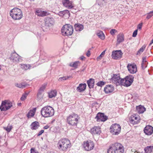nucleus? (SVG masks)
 <instances>
[{
  "mask_svg": "<svg viewBox=\"0 0 153 153\" xmlns=\"http://www.w3.org/2000/svg\"><path fill=\"white\" fill-rule=\"evenodd\" d=\"M124 147L121 144L115 143L111 145L107 151L108 153H123Z\"/></svg>",
  "mask_w": 153,
  "mask_h": 153,
  "instance_id": "1",
  "label": "nucleus"
},
{
  "mask_svg": "<svg viewBox=\"0 0 153 153\" xmlns=\"http://www.w3.org/2000/svg\"><path fill=\"white\" fill-rule=\"evenodd\" d=\"M58 146L59 149L63 151H66L68 148L71 146L70 140L67 138L62 139L59 140L58 144Z\"/></svg>",
  "mask_w": 153,
  "mask_h": 153,
  "instance_id": "2",
  "label": "nucleus"
},
{
  "mask_svg": "<svg viewBox=\"0 0 153 153\" xmlns=\"http://www.w3.org/2000/svg\"><path fill=\"white\" fill-rule=\"evenodd\" d=\"M41 113L42 116L45 117H52L54 114V110L50 106H45L42 108Z\"/></svg>",
  "mask_w": 153,
  "mask_h": 153,
  "instance_id": "3",
  "label": "nucleus"
},
{
  "mask_svg": "<svg viewBox=\"0 0 153 153\" xmlns=\"http://www.w3.org/2000/svg\"><path fill=\"white\" fill-rule=\"evenodd\" d=\"M79 119V117L77 114L72 113L67 117V123L69 126H76Z\"/></svg>",
  "mask_w": 153,
  "mask_h": 153,
  "instance_id": "4",
  "label": "nucleus"
},
{
  "mask_svg": "<svg viewBox=\"0 0 153 153\" xmlns=\"http://www.w3.org/2000/svg\"><path fill=\"white\" fill-rule=\"evenodd\" d=\"M10 15L14 20H19L22 17L21 10L17 8H14L10 11Z\"/></svg>",
  "mask_w": 153,
  "mask_h": 153,
  "instance_id": "5",
  "label": "nucleus"
},
{
  "mask_svg": "<svg viewBox=\"0 0 153 153\" xmlns=\"http://www.w3.org/2000/svg\"><path fill=\"white\" fill-rule=\"evenodd\" d=\"M73 26L69 24L64 25L61 29L62 34L65 36H71L73 34Z\"/></svg>",
  "mask_w": 153,
  "mask_h": 153,
  "instance_id": "6",
  "label": "nucleus"
},
{
  "mask_svg": "<svg viewBox=\"0 0 153 153\" xmlns=\"http://www.w3.org/2000/svg\"><path fill=\"white\" fill-rule=\"evenodd\" d=\"M121 129L120 126L116 123L112 125L110 128V132L114 135H118L120 132Z\"/></svg>",
  "mask_w": 153,
  "mask_h": 153,
  "instance_id": "7",
  "label": "nucleus"
},
{
  "mask_svg": "<svg viewBox=\"0 0 153 153\" xmlns=\"http://www.w3.org/2000/svg\"><path fill=\"white\" fill-rule=\"evenodd\" d=\"M12 106V103L10 101L5 100L2 101L0 106V109L1 111H6L10 108Z\"/></svg>",
  "mask_w": 153,
  "mask_h": 153,
  "instance_id": "8",
  "label": "nucleus"
},
{
  "mask_svg": "<svg viewBox=\"0 0 153 153\" xmlns=\"http://www.w3.org/2000/svg\"><path fill=\"white\" fill-rule=\"evenodd\" d=\"M134 77L132 75H129L123 79L122 85L128 87L131 85L133 81Z\"/></svg>",
  "mask_w": 153,
  "mask_h": 153,
  "instance_id": "9",
  "label": "nucleus"
},
{
  "mask_svg": "<svg viewBox=\"0 0 153 153\" xmlns=\"http://www.w3.org/2000/svg\"><path fill=\"white\" fill-rule=\"evenodd\" d=\"M123 54L121 50L115 51L112 52L111 56L114 59H119L122 57Z\"/></svg>",
  "mask_w": 153,
  "mask_h": 153,
  "instance_id": "10",
  "label": "nucleus"
},
{
  "mask_svg": "<svg viewBox=\"0 0 153 153\" xmlns=\"http://www.w3.org/2000/svg\"><path fill=\"white\" fill-rule=\"evenodd\" d=\"M10 59L12 61L15 63L20 62L22 60V57L16 52L13 53L11 54Z\"/></svg>",
  "mask_w": 153,
  "mask_h": 153,
  "instance_id": "11",
  "label": "nucleus"
},
{
  "mask_svg": "<svg viewBox=\"0 0 153 153\" xmlns=\"http://www.w3.org/2000/svg\"><path fill=\"white\" fill-rule=\"evenodd\" d=\"M83 146L86 150L89 151L93 149L94 147V144L93 141L91 140L88 141L84 143Z\"/></svg>",
  "mask_w": 153,
  "mask_h": 153,
  "instance_id": "12",
  "label": "nucleus"
},
{
  "mask_svg": "<svg viewBox=\"0 0 153 153\" xmlns=\"http://www.w3.org/2000/svg\"><path fill=\"white\" fill-rule=\"evenodd\" d=\"M95 118L98 122H104L107 119V117L103 113H98L97 115Z\"/></svg>",
  "mask_w": 153,
  "mask_h": 153,
  "instance_id": "13",
  "label": "nucleus"
},
{
  "mask_svg": "<svg viewBox=\"0 0 153 153\" xmlns=\"http://www.w3.org/2000/svg\"><path fill=\"white\" fill-rule=\"evenodd\" d=\"M140 117H137L135 115H133L131 116L129 118V120L130 123L133 125L137 124L139 122Z\"/></svg>",
  "mask_w": 153,
  "mask_h": 153,
  "instance_id": "14",
  "label": "nucleus"
},
{
  "mask_svg": "<svg viewBox=\"0 0 153 153\" xmlns=\"http://www.w3.org/2000/svg\"><path fill=\"white\" fill-rule=\"evenodd\" d=\"M53 19L52 18L49 17L47 18L45 20V28L48 29L53 25Z\"/></svg>",
  "mask_w": 153,
  "mask_h": 153,
  "instance_id": "15",
  "label": "nucleus"
},
{
  "mask_svg": "<svg viewBox=\"0 0 153 153\" xmlns=\"http://www.w3.org/2000/svg\"><path fill=\"white\" fill-rule=\"evenodd\" d=\"M90 132L93 135H99L101 132L100 128L98 126H94L91 129Z\"/></svg>",
  "mask_w": 153,
  "mask_h": 153,
  "instance_id": "16",
  "label": "nucleus"
},
{
  "mask_svg": "<svg viewBox=\"0 0 153 153\" xmlns=\"http://www.w3.org/2000/svg\"><path fill=\"white\" fill-rule=\"evenodd\" d=\"M144 131L146 134L148 135H150L153 133V127L150 125H148L144 128Z\"/></svg>",
  "mask_w": 153,
  "mask_h": 153,
  "instance_id": "17",
  "label": "nucleus"
},
{
  "mask_svg": "<svg viewBox=\"0 0 153 153\" xmlns=\"http://www.w3.org/2000/svg\"><path fill=\"white\" fill-rule=\"evenodd\" d=\"M35 14L39 16H44L48 15L49 13L48 12L42 11L41 9H36V10Z\"/></svg>",
  "mask_w": 153,
  "mask_h": 153,
  "instance_id": "18",
  "label": "nucleus"
},
{
  "mask_svg": "<svg viewBox=\"0 0 153 153\" xmlns=\"http://www.w3.org/2000/svg\"><path fill=\"white\" fill-rule=\"evenodd\" d=\"M127 68L129 72L131 74H134L137 71V68L136 65L128 64L127 65Z\"/></svg>",
  "mask_w": 153,
  "mask_h": 153,
  "instance_id": "19",
  "label": "nucleus"
},
{
  "mask_svg": "<svg viewBox=\"0 0 153 153\" xmlns=\"http://www.w3.org/2000/svg\"><path fill=\"white\" fill-rule=\"evenodd\" d=\"M62 3L63 6L68 9H71L74 7L72 2L69 0H63Z\"/></svg>",
  "mask_w": 153,
  "mask_h": 153,
  "instance_id": "20",
  "label": "nucleus"
},
{
  "mask_svg": "<svg viewBox=\"0 0 153 153\" xmlns=\"http://www.w3.org/2000/svg\"><path fill=\"white\" fill-rule=\"evenodd\" d=\"M114 87L111 85H106L104 88V91L106 94L112 93L114 91Z\"/></svg>",
  "mask_w": 153,
  "mask_h": 153,
  "instance_id": "21",
  "label": "nucleus"
},
{
  "mask_svg": "<svg viewBox=\"0 0 153 153\" xmlns=\"http://www.w3.org/2000/svg\"><path fill=\"white\" fill-rule=\"evenodd\" d=\"M86 85L85 83H81L76 88L77 91L79 92H81L84 91L86 89Z\"/></svg>",
  "mask_w": 153,
  "mask_h": 153,
  "instance_id": "22",
  "label": "nucleus"
},
{
  "mask_svg": "<svg viewBox=\"0 0 153 153\" xmlns=\"http://www.w3.org/2000/svg\"><path fill=\"white\" fill-rule=\"evenodd\" d=\"M36 108H34L29 111L27 114V117L28 118H31L34 116L36 112Z\"/></svg>",
  "mask_w": 153,
  "mask_h": 153,
  "instance_id": "23",
  "label": "nucleus"
},
{
  "mask_svg": "<svg viewBox=\"0 0 153 153\" xmlns=\"http://www.w3.org/2000/svg\"><path fill=\"white\" fill-rule=\"evenodd\" d=\"M39 126V123L37 121H35L32 123L30 125V127L32 130H36Z\"/></svg>",
  "mask_w": 153,
  "mask_h": 153,
  "instance_id": "24",
  "label": "nucleus"
},
{
  "mask_svg": "<svg viewBox=\"0 0 153 153\" xmlns=\"http://www.w3.org/2000/svg\"><path fill=\"white\" fill-rule=\"evenodd\" d=\"M124 39V35L122 33L118 34L117 36V42L119 44L123 42Z\"/></svg>",
  "mask_w": 153,
  "mask_h": 153,
  "instance_id": "25",
  "label": "nucleus"
},
{
  "mask_svg": "<svg viewBox=\"0 0 153 153\" xmlns=\"http://www.w3.org/2000/svg\"><path fill=\"white\" fill-rule=\"evenodd\" d=\"M94 79L91 78L87 81L88 85L90 88H93L94 85Z\"/></svg>",
  "mask_w": 153,
  "mask_h": 153,
  "instance_id": "26",
  "label": "nucleus"
},
{
  "mask_svg": "<svg viewBox=\"0 0 153 153\" xmlns=\"http://www.w3.org/2000/svg\"><path fill=\"white\" fill-rule=\"evenodd\" d=\"M74 27L76 31H80L83 30L84 26L81 24L77 23L74 25Z\"/></svg>",
  "mask_w": 153,
  "mask_h": 153,
  "instance_id": "27",
  "label": "nucleus"
},
{
  "mask_svg": "<svg viewBox=\"0 0 153 153\" xmlns=\"http://www.w3.org/2000/svg\"><path fill=\"white\" fill-rule=\"evenodd\" d=\"M28 84L25 82H22L20 83H16L15 84V86L19 88H23L28 86Z\"/></svg>",
  "mask_w": 153,
  "mask_h": 153,
  "instance_id": "28",
  "label": "nucleus"
},
{
  "mask_svg": "<svg viewBox=\"0 0 153 153\" xmlns=\"http://www.w3.org/2000/svg\"><path fill=\"white\" fill-rule=\"evenodd\" d=\"M136 109L138 113L141 114L143 113L146 111V108L145 107L141 105L137 106Z\"/></svg>",
  "mask_w": 153,
  "mask_h": 153,
  "instance_id": "29",
  "label": "nucleus"
},
{
  "mask_svg": "<svg viewBox=\"0 0 153 153\" xmlns=\"http://www.w3.org/2000/svg\"><path fill=\"white\" fill-rule=\"evenodd\" d=\"M118 79H120L119 75V74H114L113 76L111 79L110 81H112L113 83H115Z\"/></svg>",
  "mask_w": 153,
  "mask_h": 153,
  "instance_id": "30",
  "label": "nucleus"
},
{
  "mask_svg": "<svg viewBox=\"0 0 153 153\" xmlns=\"http://www.w3.org/2000/svg\"><path fill=\"white\" fill-rule=\"evenodd\" d=\"M57 94V91L56 90L51 91L50 92L48 93V96L50 98H52L55 97Z\"/></svg>",
  "mask_w": 153,
  "mask_h": 153,
  "instance_id": "31",
  "label": "nucleus"
},
{
  "mask_svg": "<svg viewBox=\"0 0 153 153\" xmlns=\"http://www.w3.org/2000/svg\"><path fill=\"white\" fill-rule=\"evenodd\" d=\"M97 35L102 40L105 39V35L102 31H99L97 33Z\"/></svg>",
  "mask_w": 153,
  "mask_h": 153,
  "instance_id": "32",
  "label": "nucleus"
},
{
  "mask_svg": "<svg viewBox=\"0 0 153 153\" xmlns=\"http://www.w3.org/2000/svg\"><path fill=\"white\" fill-rule=\"evenodd\" d=\"M46 84H43L42 86L40 88L38 93L37 95H39L41 94L42 92L44 91L46 86Z\"/></svg>",
  "mask_w": 153,
  "mask_h": 153,
  "instance_id": "33",
  "label": "nucleus"
},
{
  "mask_svg": "<svg viewBox=\"0 0 153 153\" xmlns=\"http://www.w3.org/2000/svg\"><path fill=\"white\" fill-rule=\"evenodd\" d=\"M21 68L23 69L27 70L30 69V65L25 64H21Z\"/></svg>",
  "mask_w": 153,
  "mask_h": 153,
  "instance_id": "34",
  "label": "nucleus"
},
{
  "mask_svg": "<svg viewBox=\"0 0 153 153\" xmlns=\"http://www.w3.org/2000/svg\"><path fill=\"white\" fill-rule=\"evenodd\" d=\"M105 3V0H97V3L100 7L104 6Z\"/></svg>",
  "mask_w": 153,
  "mask_h": 153,
  "instance_id": "35",
  "label": "nucleus"
},
{
  "mask_svg": "<svg viewBox=\"0 0 153 153\" xmlns=\"http://www.w3.org/2000/svg\"><path fill=\"white\" fill-rule=\"evenodd\" d=\"M79 63V61H76L74 62H71L70 64L69 65L75 68H77L78 64Z\"/></svg>",
  "mask_w": 153,
  "mask_h": 153,
  "instance_id": "36",
  "label": "nucleus"
},
{
  "mask_svg": "<svg viewBox=\"0 0 153 153\" xmlns=\"http://www.w3.org/2000/svg\"><path fill=\"white\" fill-rule=\"evenodd\" d=\"M146 48V46L143 45L137 51V55H140L144 51Z\"/></svg>",
  "mask_w": 153,
  "mask_h": 153,
  "instance_id": "37",
  "label": "nucleus"
},
{
  "mask_svg": "<svg viewBox=\"0 0 153 153\" xmlns=\"http://www.w3.org/2000/svg\"><path fill=\"white\" fill-rule=\"evenodd\" d=\"M146 62V57H143V61L142 63L141 64V67L143 69H144L146 68V66H144V64H145V63Z\"/></svg>",
  "mask_w": 153,
  "mask_h": 153,
  "instance_id": "38",
  "label": "nucleus"
},
{
  "mask_svg": "<svg viewBox=\"0 0 153 153\" xmlns=\"http://www.w3.org/2000/svg\"><path fill=\"white\" fill-rule=\"evenodd\" d=\"M123 79H118V80L115 82V84L116 85H122V82H123Z\"/></svg>",
  "mask_w": 153,
  "mask_h": 153,
  "instance_id": "39",
  "label": "nucleus"
},
{
  "mask_svg": "<svg viewBox=\"0 0 153 153\" xmlns=\"http://www.w3.org/2000/svg\"><path fill=\"white\" fill-rule=\"evenodd\" d=\"M70 77H72V76H63L60 77L59 79V80L60 81H62L63 80H66Z\"/></svg>",
  "mask_w": 153,
  "mask_h": 153,
  "instance_id": "40",
  "label": "nucleus"
},
{
  "mask_svg": "<svg viewBox=\"0 0 153 153\" xmlns=\"http://www.w3.org/2000/svg\"><path fill=\"white\" fill-rule=\"evenodd\" d=\"M63 12H64V13H63L64 16H65L68 18L70 16V13L69 11L68 10H63Z\"/></svg>",
  "mask_w": 153,
  "mask_h": 153,
  "instance_id": "41",
  "label": "nucleus"
},
{
  "mask_svg": "<svg viewBox=\"0 0 153 153\" xmlns=\"http://www.w3.org/2000/svg\"><path fill=\"white\" fill-rule=\"evenodd\" d=\"M105 83V82L100 81L97 83L96 85L98 86L102 87L104 85Z\"/></svg>",
  "mask_w": 153,
  "mask_h": 153,
  "instance_id": "42",
  "label": "nucleus"
},
{
  "mask_svg": "<svg viewBox=\"0 0 153 153\" xmlns=\"http://www.w3.org/2000/svg\"><path fill=\"white\" fill-rule=\"evenodd\" d=\"M153 16V11H152L147 14L146 19H149Z\"/></svg>",
  "mask_w": 153,
  "mask_h": 153,
  "instance_id": "43",
  "label": "nucleus"
},
{
  "mask_svg": "<svg viewBox=\"0 0 153 153\" xmlns=\"http://www.w3.org/2000/svg\"><path fill=\"white\" fill-rule=\"evenodd\" d=\"M105 51H103L101 54L98 56L97 58V60H99L102 57V56L105 55Z\"/></svg>",
  "mask_w": 153,
  "mask_h": 153,
  "instance_id": "44",
  "label": "nucleus"
},
{
  "mask_svg": "<svg viewBox=\"0 0 153 153\" xmlns=\"http://www.w3.org/2000/svg\"><path fill=\"white\" fill-rule=\"evenodd\" d=\"M4 129L7 132H9L12 129V126H8L7 127H4Z\"/></svg>",
  "mask_w": 153,
  "mask_h": 153,
  "instance_id": "45",
  "label": "nucleus"
},
{
  "mask_svg": "<svg viewBox=\"0 0 153 153\" xmlns=\"http://www.w3.org/2000/svg\"><path fill=\"white\" fill-rule=\"evenodd\" d=\"M28 95V94L25 93L23 94L21 98V100L22 101L24 100L26 98L27 96Z\"/></svg>",
  "mask_w": 153,
  "mask_h": 153,
  "instance_id": "46",
  "label": "nucleus"
},
{
  "mask_svg": "<svg viewBox=\"0 0 153 153\" xmlns=\"http://www.w3.org/2000/svg\"><path fill=\"white\" fill-rule=\"evenodd\" d=\"M117 32V30L115 29H112L110 31V34L113 36L115 34V33Z\"/></svg>",
  "mask_w": 153,
  "mask_h": 153,
  "instance_id": "47",
  "label": "nucleus"
},
{
  "mask_svg": "<svg viewBox=\"0 0 153 153\" xmlns=\"http://www.w3.org/2000/svg\"><path fill=\"white\" fill-rule=\"evenodd\" d=\"M137 33V30H135L133 33L132 36L133 37H135L136 36Z\"/></svg>",
  "mask_w": 153,
  "mask_h": 153,
  "instance_id": "48",
  "label": "nucleus"
},
{
  "mask_svg": "<svg viewBox=\"0 0 153 153\" xmlns=\"http://www.w3.org/2000/svg\"><path fill=\"white\" fill-rule=\"evenodd\" d=\"M30 153H38L34 148H31L30 150Z\"/></svg>",
  "mask_w": 153,
  "mask_h": 153,
  "instance_id": "49",
  "label": "nucleus"
},
{
  "mask_svg": "<svg viewBox=\"0 0 153 153\" xmlns=\"http://www.w3.org/2000/svg\"><path fill=\"white\" fill-rule=\"evenodd\" d=\"M143 23H142L139 24L137 26V28L139 29H141Z\"/></svg>",
  "mask_w": 153,
  "mask_h": 153,
  "instance_id": "50",
  "label": "nucleus"
},
{
  "mask_svg": "<svg viewBox=\"0 0 153 153\" xmlns=\"http://www.w3.org/2000/svg\"><path fill=\"white\" fill-rule=\"evenodd\" d=\"M63 13H64V12H63V11H60L58 13V15L61 16H64Z\"/></svg>",
  "mask_w": 153,
  "mask_h": 153,
  "instance_id": "51",
  "label": "nucleus"
},
{
  "mask_svg": "<svg viewBox=\"0 0 153 153\" xmlns=\"http://www.w3.org/2000/svg\"><path fill=\"white\" fill-rule=\"evenodd\" d=\"M44 132V130H41L38 133V134H37L38 136H39L40 135H41Z\"/></svg>",
  "mask_w": 153,
  "mask_h": 153,
  "instance_id": "52",
  "label": "nucleus"
},
{
  "mask_svg": "<svg viewBox=\"0 0 153 153\" xmlns=\"http://www.w3.org/2000/svg\"><path fill=\"white\" fill-rule=\"evenodd\" d=\"M91 55V53L90 51L89 50H88L87 52V53H86V55L88 57H89Z\"/></svg>",
  "mask_w": 153,
  "mask_h": 153,
  "instance_id": "53",
  "label": "nucleus"
},
{
  "mask_svg": "<svg viewBox=\"0 0 153 153\" xmlns=\"http://www.w3.org/2000/svg\"><path fill=\"white\" fill-rule=\"evenodd\" d=\"M49 127V126L48 125H46L43 127V129H48Z\"/></svg>",
  "mask_w": 153,
  "mask_h": 153,
  "instance_id": "54",
  "label": "nucleus"
},
{
  "mask_svg": "<svg viewBox=\"0 0 153 153\" xmlns=\"http://www.w3.org/2000/svg\"><path fill=\"white\" fill-rule=\"evenodd\" d=\"M153 43V39H152V40L151 41V42L149 44V45L150 46Z\"/></svg>",
  "mask_w": 153,
  "mask_h": 153,
  "instance_id": "55",
  "label": "nucleus"
},
{
  "mask_svg": "<svg viewBox=\"0 0 153 153\" xmlns=\"http://www.w3.org/2000/svg\"><path fill=\"white\" fill-rule=\"evenodd\" d=\"M81 59L82 60L84 59L85 58V57L83 56H82L80 57Z\"/></svg>",
  "mask_w": 153,
  "mask_h": 153,
  "instance_id": "56",
  "label": "nucleus"
},
{
  "mask_svg": "<svg viewBox=\"0 0 153 153\" xmlns=\"http://www.w3.org/2000/svg\"><path fill=\"white\" fill-rule=\"evenodd\" d=\"M22 105V104L21 103H19L18 104V106H21Z\"/></svg>",
  "mask_w": 153,
  "mask_h": 153,
  "instance_id": "57",
  "label": "nucleus"
},
{
  "mask_svg": "<svg viewBox=\"0 0 153 153\" xmlns=\"http://www.w3.org/2000/svg\"><path fill=\"white\" fill-rule=\"evenodd\" d=\"M144 66H146V67H147V65H146V63H145V64H144Z\"/></svg>",
  "mask_w": 153,
  "mask_h": 153,
  "instance_id": "58",
  "label": "nucleus"
},
{
  "mask_svg": "<svg viewBox=\"0 0 153 153\" xmlns=\"http://www.w3.org/2000/svg\"><path fill=\"white\" fill-rule=\"evenodd\" d=\"M134 153H138L137 151H136L134 152Z\"/></svg>",
  "mask_w": 153,
  "mask_h": 153,
  "instance_id": "59",
  "label": "nucleus"
},
{
  "mask_svg": "<svg viewBox=\"0 0 153 153\" xmlns=\"http://www.w3.org/2000/svg\"><path fill=\"white\" fill-rule=\"evenodd\" d=\"M1 69V65H0V70Z\"/></svg>",
  "mask_w": 153,
  "mask_h": 153,
  "instance_id": "60",
  "label": "nucleus"
},
{
  "mask_svg": "<svg viewBox=\"0 0 153 153\" xmlns=\"http://www.w3.org/2000/svg\"><path fill=\"white\" fill-rule=\"evenodd\" d=\"M45 61H47V60H45Z\"/></svg>",
  "mask_w": 153,
  "mask_h": 153,
  "instance_id": "61",
  "label": "nucleus"
},
{
  "mask_svg": "<svg viewBox=\"0 0 153 153\" xmlns=\"http://www.w3.org/2000/svg\"><path fill=\"white\" fill-rule=\"evenodd\" d=\"M45 62V61H42V62Z\"/></svg>",
  "mask_w": 153,
  "mask_h": 153,
  "instance_id": "62",
  "label": "nucleus"
}]
</instances>
